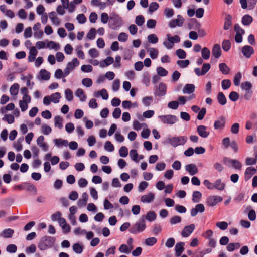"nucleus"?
I'll return each mask as SVG.
<instances>
[{"label":"nucleus","instance_id":"f257e3e1","mask_svg":"<svg viewBox=\"0 0 257 257\" xmlns=\"http://www.w3.org/2000/svg\"><path fill=\"white\" fill-rule=\"evenodd\" d=\"M123 25L122 18L116 13H112L109 17V27L114 30H117Z\"/></svg>","mask_w":257,"mask_h":257},{"label":"nucleus","instance_id":"f03ea898","mask_svg":"<svg viewBox=\"0 0 257 257\" xmlns=\"http://www.w3.org/2000/svg\"><path fill=\"white\" fill-rule=\"evenodd\" d=\"M55 241V237L48 236H43L39 241L38 244V247L40 250H45L52 247L53 246Z\"/></svg>","mask_w":257,"mask_h":257},{"label":"nucleus","instance_id":"7ed1b4c3","mask_svg":"<svg viewBox=\"0 0 257 257\" xmlns=\"http://www.w3.org/2000/svg\"><path fill=\"white\" fill-rule=\"evenodd\" d=\"M203 184L209 190L216 189L223 191L225 188V183L221 179H216L214 183L210 182L208 180H204Z\"/></svg>","mask_w":257,"mask_h":257},{"label":"nucleus","instance_id":"20e7f679","mask_svg":"<svg viewBox=\"0 0 257 257\" xmlns=\"http://www.w3.org/2000/svg\"><path fill=\"white\" fill-rule=\"evenodd\" d=\"M146 224L143 218H140L138 221L132 225L129 229L131 233L136 234L139 232H143L146 228Z\"/></svg>","mask_w":257,"mask_h":257},{"label":"nucleus","instance_id":"39448f33","mask_svg":"<svg viewBox=\"0 0 257 257\" xmlns=\"http://www.w3.org/2000/svg\"><path fill=\"white\" fill-rule=\"evenodd\" d=\"M166 36L167 40L163 42V44L167 49H171L174 47V43H177L180 41V38L178 35L172 36L170 34H168Z\"/></svg>","mask_w":257,"mask_h":257},{"label":"nucleus","instance_id":"423d86ee","mask_svg":"<svg viewBox=\"0 0 257 257\" xmlns=\"http://www.w3.org/2000/svg\"><path fill=\"white\" fill-rule=\"evenodd\" d=\"M184 23V19L181 15H178L176 19H172L168 23L169 28L173 29L176 27H182Z\"/></svg>","mask_w":257,"mask_h":257},{"label":"nucleus","instance_id":"0eeeda50","mask_svg":"<svg viewBox=\"0 0 257 257\" xmlns=\"http://www.w3.org/2000/svg\"><path fill=\"white\" fill-rule=\"evenodd\" d=\"M188 138L186 136H177L167 139V143L171 145H184Z\"/></svg>","mask_w":257,"mask_h":257},{"label":"nucleus","instance_id":"6e6552de","mask_svg":"<svg viewBox=\"0 0 257 257\" xmlns=\"http://www.w3.org/2000/svg\"><path fill=\"white\" fill-rule=\"evenodd\" d=\"M160 120L164 123L173 124L177 121V117L173 115H164L159 116Z\"/></svg>","mask_w":257,"mask_h":257},{"label":"nucleus","instance_id":"1a4fd4ad","mask_svg":"<svg viewBox=\"0 0 257 257\" xmlns=\"http://www.w3.org/2000/svg\"><path fill=\"white\" fill-rule=\"evenodd\" d=\"M167 86L163 83L160 82L158 86H156L154 91V95L157 96L161 97L164 96L166 94Z\"/></svg>","mask_w":257,"mask_h":257},{"label":"nucleus","instance_id":"9d476101","mask_svg":"<svg viewBox=\"0 0 257 257\" xmlns=\"http://www.w3.org/2000/svg\"><path fill=\"white\" fill-rule=\"evenodd\" d=\"M222 197L220 196H210L207 199L206 203L208 206L212 207L215 206L218 202L222 201Z\"/></svg>","mask_w":257,"mask_h":257},{"label":"nucleus","instance_id":"9b49d317","mask_svg":"<svg viewBox=\"0 0 257 257\" xmlns=\"http://www.w3.org/2000/svg\"><path fill=\"white\" fill-rule=\"evenodd\" d=\"M210 67L209 63H204L201 70L199 68H196L194 69V72L198 76L204 75L209 70Z\"/></svg>","mask_w":257,"mask_h":257},{"label":"nucleus","instance_id":"f8f14e48","mask_svg":"<svg viewBox=\"0 0 257 257\" xmlns=\"http://www.w3.org/2000/svg\"><path fill=\"white\" fill-rule=\"evenodd\" d=\"M195 226L194 224L184 227L182 231L181 235L183 237H188L194 230Z\"/></svg>","mask_w":257,"mask_h":257},{"label":"nucleus","instance_id":"ddd939ff","mask_svg":"<svg viewBox=\"0 0 257 257\" xmlns=\"http://www.w3.org/2000/svg\"><path fill=\"white\" fill-rule=\"evenodd\" d=\"M241 51L243 55L247 58H249L254 53L253 48L249 45L244 46Z\"/></svg>","mask_w":257,"mask_h":257},{"label":"nucleus","instance_id":"4468645a","mask_svg":"<svg viewBox=\"0 0 257 257\" xmlns=\"http://www.w3.org/2000/svg\"><path fill=\"white\" fill-rule=\"evenodd\" d=\"M205 210L204 205L202 204H197L195 208L191 210V216L192 217L195 216L198 213H203Z\"/></svg>","mask_w":257,"mask_h":257},{"label":"nucleus","instance_id":"2eb2a0df","mask_svg":"<svg viewBox=\"0 0 257 257\" xmlns=\"http://www.w3.org/2000/svg\"><path fill=\"white\" fill-rule=\"evenodd\" d=\"M198 134L202 138H207L210 133L207 131V127L204 125H199L197 128Z\"/></svg>","mask_w":257,"mask_h":257},{"label":"nucleus","instance_id":"dca6fc26","mask_svg":"<svg viewBox=\"0 0 257 257\" xmlns=\"http://www.w3.org/2000/svg\"><path fill=\"white\" fill-rule=\"evenodd\" d=\"M225 118L223 116H221L218 120L214 122V128L216 130H222L225 126Z\"/></svg>","mask_w":257,"mask_h":257},{"label":"nucleus","instance_id":"f3484780","mask_svg":"<svg viewBox=\"0 0 257 257\" xmlns=\"http://www.w3.org/2000/svg\"><path fill=\"white\" fill-rule=\"evenodd\" d=\"M24 190L28 192H33L34 195L37 194V189L34 184L29 182H24Z\"/></svg>","mask_w":257,"mask_h":257},{"label":"nucleus","instance_id":"a211bd4d","mask_svg":"<svg viewBox=\"0 0 257 257\" xmlns=\"http://www.w3.org/2000/svg\"><path fill=\"white\" fill-rule=\"evenodd\" d=\"M155 197V195L152 192H150L147 195H143L141 198V201L143 203H151Z\"/></svg>","mask_w":257,"mask_h":257},{"label":"nucleus","instance_id":"6ab92c4d","mask_svg":"<svg viewBox=\"0 0 257 257\" xmlns=\"http://www.w3.org/2000/svg\"><path fill=\"white\" fill-rule=\"evenodd\" d=\"M212 54L215 58H218L221 56V50L218 44H216L213 46L212 50Z\"/></svg>","mask_w":257,"mask_h":257},{"label":"nucleus","instance_id":"aec40b11","mask_svg":"<svg viewBox=\"0 0 257 257\" xmlns=\"http://www.w3.org/2000/svg\"><path fill=\"white\" fill-rule=\"evenodd\" d=\"M143 218L144 221L147 220L148 221L152 222L156 219V214L154 211H149L146 215H143L141 217Z\"/></svg>","mask_w":257,"mask_h":257},{"label":"nucleus","instance_id":"412c9836","mask_svg":"<svg viewBox=\"0 0 257 257\" xmlns=\"http://www.w3.org/2000/svg\"><path fill=\"white\" fill-rule=\"evenodd\" d=\"M195 89V87L194 84H187L184 86L182 92L183 94H190L194 92Z\"/></svg>","mask_w":257,"mask_h":257},{"label":"nucleus","instance_id":"4be33fe9","mask_svg":"<svg viewBox=\"0 0 257 257\" xmlns=\"http://www.w3.org/2000/svg\"><path fill=\"white\" fill-rule=\"evenodd\" d=\"M256 172V169L255 168L251 167L247 168L245 171V180H249Z\"/></svg>","mask_w":257,"mask_h":257},{"label":"nucleus","instance_id":"5701e85b","mask_svg":"<svg viewBox=\"0 0 257 257\" xmlns=\"http://www.w3.org/2000/svg\"><path fill=\"white\" fill-rule=\"evenodd\" d=\"M185 243L183 242H180L177 243L175 247V250L176 251L175 255L177 257H179L181 255L182 253L184 251V246Z\"/></svg>","mask_w":257,"mask_h":257},{"label":"nucleus","instance_id":"b1692460","mask_svg":"<svg viewBox=\"0 0 257 257\" xmlns=\"http://www.w3.org/2000/svg\"><path fill=\"white\" fill-rule=\"evenodd\" d=\"M38 78L41 80H48L50 78V73L45 69H41L39 72Z\"/></svg>","mask_w":257,"mask_h":257},{"label":"nucleus","instance_id":"393cba45","mask_svg":"<svg viewBox=\"0 0 257 257\" xmlns=\"http://www.w3.org/2000/svg\"><path fill=\"white\" fill-rule=\"evenodd\" d=\"M185 169L191 175H194L198 172L196 166L194 164H190L186 165Z\"/></svg>","mask_w":257,"mask_h":257},{"label":"nucleus","instance_id":"a878e982","mask_svg":"<svg viewBox=\"0 0 257 257\" xmlns=\"http://www.w3.org/2000/svg\"><path fill=\"white\" fill-rule=\"evenodd\" d=\"M113 62L114 59L112 57H107L103 61L100 62V67L101 68H104L112 64Z\"/></svg>","mask_w":257,"mask_h":257},{"label":"nucleus","instance_id":"bb28decb","mask_svg":"<svg viewBox=\"0 0 257 257\" xmlns=\"http://www.w3.org/2000/svg\"><path fill=\"white\" fill-rule=\"evenodd\" d=\"M232 16L230 14H228L226 16L223 26V29L224 30H227L231 27L232 24Z\"/></svg>","mask_w":257,"mask_h":257},{"label":"nucleus","instance_id":"cd10ccee","mask_svg":"<svg viewBox=\"0 0 257 257\" xmlns=\"http://www.w3.org/2000/svg\"><path fill=\"white\" fill-rule=\"evenodd\" d=\"M55 145H78L75 141H71L70 143L67 140L62 139H55L54 140Z\"/></svg>","mask_w":257,"mask_h":257},{"label":"nucleus","instance_id":"c85d7f7f","mask_svg":"<svg viewBox=\"0 0 257 257\" xmlns=\"http://www.w3.org/2000/svg\"><path fill=\"white\" fill-rule=\"evenodd\" d=\"M38 52L37 50L36 49L35 47H32L30 48L29 56H28V60L30 62H33L34 61L37 55Z\"/></svg>","mask_w":257,"mask_h":257},{"label":"nucleus","instance_id":"c756f323","mask_svg":"<svg viewBox=\"0 0 257 257\" xmlns=\"http://www.w3.org/2000/svg\"><path fill=\"white\" fill-rule=\"evenodd\" d=\"M252 17L248 14L244 15L241 20L242 24L245 26L249 25L252 22Z\"/></svg>","mask_w":257,"mask_h":257},{"label":"nucleus","instance_id":"7c9ffc66","mask_svg":"<svg viewBox=\"0 0 257 257\" xmlns=\"http://www.w3.org/2000/svg\"><path fill=\"white\" fill-rule=\"evenodd\" d=\"M14 230L11 228L4 229L1 234V236L5 238H9L12 237Z\"/></svg>","mask_w":257,"mask_h":257},{"label":"nucleus","instance_id":"2f4dec72","mask_svg":"<svg viewBox=\"0 0 257 257\" xmlns=\"http://www.w3.org/2000/svg\"><path fill=\"white\" fill-rule=\"evenodd\" d=\"M75 95L79 98L81 101H85L86 99V96L81 88H78L76 90L75 92Z\"/></svg>","mask_w":257,"mask_h":257},{"label":"nucleus","instance_id":"473e14b6","mask_svg":"<svg viewBox=\"0 0 257 257\" xmlns=\"http://www.w3.org/2000/svg\"><path fill=\"white\" fill-rule=\"evenodd\" d=\"M217 99L218 103L221 105H224L227 102V99L223 92H220L218 93L217 96Z\"/></svg>","mask_w":257,"mask_h":257},{"label":"nucleus","instance_id":"72a5a7b5","mask_svg":"<svg viewBox=\"0 0 257 257\" xmlns=\"http://www.w3.org/2000/svg\"><path fill=\"white\" fill-rule=\"evenodd\" d=\"M219 68L220 71L223 74L227 75L230 72V68L225 63H220L219 65Z\"/></svg>","mask_w":257,"mask_h":257},{"label":"nucleus","instance_id":"f704fd0d","mask_svg":"<svg viewBox=\"0 0 257 257\" xmlns=\"http://www.w3.org/2000/svg\"><path fill=\"white\" fill-rule=\"evenodd\" d=\"M240 247V244L238 242L230 243L227 245L226 248L228 251L232 252L236 249L239 248Z\"/></svg>","mask_w":257,"mask_h":257},{"label":"nucleus","instance_id":"c9c22d12","mask_svg":"<svg viewBox=\"0 0 257 257\" xmlns=\"http://www.w3.org/2000/svg\"><path fill=\"white\" fill-rule=\"evenodd\" d=\"M19 85L18 83H14L12 85L10 88V93L11 95L16 96L18 94L19 89Z\"/></svg>","mask_w":257,"mask_h":257},{"label":"nucleus","instance_id":"e433bc0d","mask_svg":"<svg viewBox=\"0 0 257 257\" xmlns=\"http://www.w3.org/2000/svg\"><path fill=\"white\" fill-rule=\"evenodd\" d=\"M79 65V61L77 58H73L71 62L68 63L67 66L69 69L72 70L74 68Z\"/></svg>","mask_w":257,"mask_h":257},{"label":"nucleus","instance_id":"4c0bfd02","mask_svg":"<svg viewBox=\"0 0 257 257\" xmlns=\"http://www.w3.org/2000/svg\"><path fill=\"white\" fill-rule=\"evenodd\" d=\"M150 75L148 72H145L142 76V82L146 86L150 85Z\"/></svg>","mask_w":257,"mask_h":257},{"label":"nucleus","instance_id":"58836bf2","mask_svg":"<svg viewBox=\"0 0 257 257\" xmlns=\"http://www.w3.org/2000/svg\"><path fill=\"white\" fill-rule=\"evenodd\" d=\"M175 12L173 9L170 8H166L164 10V14L167 18L172 17L174 15Z\"/></svg>","mask_w":257,"mask_h":257},{"label":"nucleus","instance_id":"ea45409f","mask_svg":"<svg viewBox=\"0 0 257 257\" xmlns=\"http://www.w3.org/2000/svg\"><path fill=\"white\" fill-rule=\"evenodd\" d=\"M202 57L205 59L207 60L210 56V51L207 47H204L201 50Z\"/></svg>","mask_w":257,"mask_h":257},{"label":"nucleus","instance_id":"a19ab883","mask_svg":"<svg viewBox=\"0 0 257 257\" xmlns=\"http://www.w3.org/2000/svg\"><path fill=\"white\" fill-rule=\"evenodd\" d=\"M51 100L54 103H57L59 102L61 98V94L59 92L53 93L50 95Z\"/></svg>","mask_w":257,"mask_h":257},{"label":"nucleus","instance_id":"79ce46f5","mask_svg":"<svg viewBox=\"0 0 257 257\" xmlns=\"http://www.w3.org/2000/svg\"><path fill=\"white\" fill-rule=\"evenodd\" d=\"M148 51L149 52V55L151 58L155 59L157 58L158 55V50L154 48H150L148 49Z\"/></svg>","mask_w":257,"mask_h":257},{"label":"nucleus","instance_id":"37998d69","mask_svg":"<svg viewBox=\"0 0 257 257\" xmlns=\"http://www.w3.org/2000/svg\"><path fill=\"white\" fill-rule=\"evenodd\" d=\"M47 47L49 48V49L57 50L59 49L60 45L59 44L56 43L54 41H49L47 44Z\"/></svg>","mask_w":257,"mask_h":257},{"label":"nucleus","instance_id":"c03bdc74","mask_svg":"<svg viewBox=\"0 0 257 257\" xmlns=\"http://www.w3.org/2000/svg\"><path fill=\"white\" fill-rule=\"evenodd\" d=\"M202 196V194L198 191H195L192 195V201L194 202L198 203Z\"/></svg>","mask_w":257,"mask_h":257},{"label":"nucleus","instance_id":"a18cd8bd","mask_svg":"<svg viewBox=\"0 0 257 257\" xmlns=\"http://www.w3.org/2000/svg\"><path fill=\"white\" fill-rule=\"evenodd\" d=\"M72 248L73 251L77 254L81 253L83 249V246L78 243L74 244Z\"/></svg>","mask_w":257,"mask_h":257},{"label":"nucleus","instance_id":"49530a36","mask_svg":"<svg viewBox=\"0 0 257 257\" xmlns=\"http://www.w3.org/2000/svg\"><path fill=\"white\" fill-rule=\"evenodd\" d=\"M55 126L60 129L63 127L62 118L60 116H57L54 119Z\"/></svg>","mask_w":257,"mask_h":257},{"label":"nucleus","instance_id":"de8ad7c7","mask_svg":"<svg viewBox=\"0 0 257 257\" xmlns=\"http://www.w3.org/2000/svg\"><path fill=\"white\" fill-rule=\"evenodd\" d=\"M159 5L157 2H152L150 4L148 11L149 13H152L156 11L159 8Z\"/></svg>","mask_w":257,"mask_h":257},{"label":"nucleus","instance_id":"09e8293b","mask_svg":"<svg viewBox=\"0 0 257 257\" xmlns=\"http://www.w3.org/2000/svg\"><path fill=\"white\" fill-rule=\"evenodd\" d=\"M153 101L152 96H146L142 99V103L145 106H149Z\"/></svg>","mask_w":257,"mask_h":257},{"label":"nucleus","instance_id":"8fccbe9b","mask_svg":"<svg viewBox=\"0 0 257 257\" xmlns=\"http://www.w3.org/2000/svg\"><path fill=\"white\" fill-rule=\"evenodd\" d=\"M252 87V84L249 81L243 82L241 84V89L245 91L251 90Z\"/></svg>","mask_w":257,"mask_h":257},{"label":"nucleus","instance_id":"3c124183","mask_svg":"<svg viewBox=\"0 0 257 257\" xmlns=\"http://www.w3.org/2000/svg\"><path fill=\"white\" fill-rule=\"evenodd\" d=\"M65 98L68 101H71L73 99V95L72 90L69 88L65 90Z\"/></svg>","mask_w":257,"mask_h":257},{"label":"nucleus","instance_id":"603ef678","mask_svg":"<svg viewBox=\"0 0 257 257\" xmlns=\"http://www.w3.org/2000/svg\"><path fill=\"white\" fill-rule=\"evenodd\" d=\"M157 73L160 76H166L168 74V71L162 67H158L156 69Z\"/></svg>","mask_w":257,"mask_h":257},{"label":"nucleus","instance_id":"864d4df0","mask_svg":"<svg viewBox=\"0 0 257 257\" xmlns=\"http://www.w3.org/2000/svg\"><path fill=\"white\" fill-rule=\"evenodd\" d=\"M242 75L240 72L237 73L234 77L233 83L235 86H237L240 84Z\"/></svg>","mask_w":257,"mask_h":257},{"label":"nucleus","instance_id":"5fc2aeb1","mask_svg":"<svg viewBox=\"0 0 257 257\" xmlns=\"http://www.w3.org/2000/svg\"><path fill=\"white\" fill-rule=\"evenodd\" d=\"M222 47L224 51H228L231 48V43L228 40H224L222 44Z\"/></svg>","mask_w":257,"mask_h":257},{"label":"nucleus","instance_id":"6e6d98bb","mask_svg":"<svg viewBox=\"0 0 257 257\" xmlns=\"http://www.w3.org/2000/svg\"><path fill=\"white\" fill-rule=\"evenodd\" d=\"M130 156L131 159L136 162L139 161L138 159V154L136 150H131L130 152Z\"/></svg>","mask_w":257,"mask_h":257},{"label":"nucleus","instance_id":"4d7b16f0","mask_svg":"<svg viewBox=\"0 0 257 257\" xmlns=\"http://www.w3.org/2000/svg\"><path fill=\"white\" fill-rule=\"evenodd\" d=\"M190 63V62L188 60L186 59L185 60H178L177 61V65L182 68H184L187 67Z\"/></svg>","mask_w":257,"mask_h":257},{"label":"nucleus","instance_id":"13d9d810","mask_svg":"<svg viewBox=\"0 0 257 257\" xmlns=\"http://www.w3.org/2000/svg\"><path fill=\"white\" fill-rule=\"evenodd\" d=\"M231 84V82L229 79H224L221 82V86L223 89L226 90L229 88Z\"/></svg>","mask_w":257,"mask_h":257},{"label":"nucleus","instance_id":"bf43d9fd","mask_svg":"<svg viewBox=\"0 0 257 257\" xmlns=\"http://www.w3.org/2000/svg\"><path fill=\"white\" fill-rule=\"evenodd\" d=\"M157 239L155 237H149L145 240V244L148 246H153L157 242Z\"/></svg>","mask_w":257,"mask_h":257},{"label":"nucleus","instance_id":"052dcab7","mask_svg":"<svg viewBox=\"0 0 257 257\" xmlns=\"http://www.w3.org/2000/svg\"><path fill=\"white\" fill-rule=\"evenodd\" d=\"M128 152L127 148L124 146H122L119 150L120 156L124 158L127 156Z\"/></svg>","mask_w":257,"mask_h":257},{"label":"nucleus","instance_id":"680f3d73","mask_svg":"<svg viewBox=\"0 0 257 257\" xmlns=\"http://www.w3.org/2000/svg\"><path fill=\"white\" fill-rule=\"evenodd\" d=\"M181 217L179 216H174L170 219V223L172 225H175L181 222Z\"/></svg>","mask_w":257,"mask_h":257},{"label":"nucleus","instance_id":"e2e57ef3","mask_svg":"<svg viewBox=\"0 0 257 257\" xmlns=\"http://www.w3.org/2000/svg\"><path fill=\"white\" fill-rule=\"evenodd\" d=\"M96 30L94 28H91L87 34L86 37L89 40H93L95 38Z\"/></svg>","mask_w":257,"mask_h":257},{"label":"nucleus","instance_id":"0e129e2a","mask_svg":"<svg viewBox=\"0 0 257 257\" xmlns=\"http://www.w3.org/2000/svg\"><path fill=\"white\" fill-rule=\"evenodd\" d=\"M148 41L149 43L155 44L158 42V38L155 34H152L148 36Z\"/></svg>","mask_w":257,"mask_h":257},{"label":"nucleus","instance_id":"69168bd1","mask_svg":"<svg viewBox=\"0 0 257 257\" xmlns=\"http://www.w3.org/2000/svg\"><path fill=\"white\" fill-rule=\"evenodd\" d=\"M133 128L134 130L138 131L141 129L144 126H146V124L145 123H140L138 121L135 120L133 123Z\"/></svg>","mask_w":257,"mask_h":257},{"label":"nucleus","instance_id":"338daca9","mask_svg":"<svg viewBox=\"0 0 257 257\" xmlns=\"http://www.w3.org/2000/svg\"><path fill=\"white\" fill-rule=\"evenodd\" d=\"M144 22V18L142 15H138L136 17L135 23L139 26L143 25Z\"/></svg>","mask_w":257,"mask_h":257},{"label":"nucleus","instance_id":"774afa93","mask_svg":"<svg viewBox=\"0 0 257 257\" xmlns=\"http://www.w3.org/2000/svg\"><path fill=\"white\" fill-rule=\"evenodd\" d=\"M3 120L7 121L9 124H12L14 122L15 118L12 114H6L3 118Z\"/></svg>","mask_w":257,"mask_h":257}]
</instances>
